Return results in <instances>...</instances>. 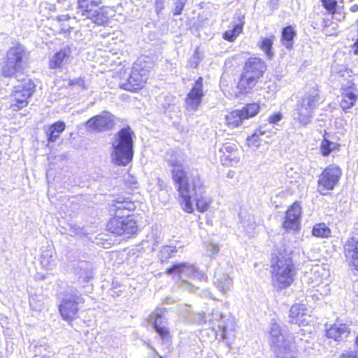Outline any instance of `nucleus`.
I'll return each mask as SVG.
<instances>
[{
  "label": "nucleus",
  "mask_w": 358,
  "mask_h": 358,
  "mask_svg": "<svg viewBox=\"0 0 358 358\" xmlns=\"http://www.w3.org/2000/svg\"><path fill=\"white\" fill-rule=\"evenodd\" d=\"M134 203L126 199H117L110 204V211L115 216L108 223V229L117 235L133 234L137 231L136 221L132 215H122V210L131 211L134 209Z\"/></svg>",
  "instance_id": "f257e3e1"
},
{
  "label": "nucleus",
  "mask_w": 358,
  "mask_h": 358,
  "mask_svg": "<svg viewBox=\"0 0 358 358\" xmlns=\"http://www.w3.org/2000/svg\"><path fill=\"white\" fill-rule=\"evenodd\" d=\"M266 69L267 66L262 59L259 57L248 58L245 62L238 82L236 96L251 93Z\"/></svg>",
  "instance_id": "f03ea898"
},
{
  "label": "nucleus",
  "mask_w": 358,
  "mask_h": 358,
  "mask_svg": "<svg viewBox=\"0 0 358 358\" xmlns=\"http://www.w3.org/2000/svg\"><path fill=\"white\" fill-rule=\"evenodd\" d=\"M134 134L129 127L120 129L112 143L111 161L118 166H126L134 157Z\"/></svg>",
  "instance_id": "7ed1b4c3"
},
{
  "label": "nucleus",
  "mask_w": 358,
  "mask_h": 358,
  "mask_svg": "<svg viewBox=\"0 0 358 358\" xmlns=\"http://www.w3.org/2000/svg\"><path fill=\"white\" fill-rule=\"evenodd\" d=\"M153 66L154 62L152 57L145 55L139 57L133 65L127 83L120 84L121 88L131 92L142 88L148 78L150 69Z\"/></svg>",
  "instance_id": "20e7f679"
},
{
  "label": "nucleus",
  "mask_w": 358,
  "mask_h": 358,
  "mask_svg": "<svg viewBox=\"0 0 358 358\" xmlns=\"http://www.w3.org/2000/svg\"><path fill=\"white\" fill-rule=\"evenodd\" d=\"M27 57L28 52L23 45L17 44L10 48L1 65V76L10 78L21 72Z\"/></svg>",
  "instance_id": "39448f33"
},
{
  "label": "nucleus",
  "mask_w": 358,
  "mask_h": 358,
  "mask_svg": "<svg viewBox=\"0 0 358 358\" xmlns=\"http://www.w3.org/2000/svg\"><path fill=\"white\" fill-rule=\"evenodd\" d=\"M172 178L178 185V191L180 198V203L182 209L188 213H192L194 211V206L192 203L191 189L192 188V180L187 181V173L184 166H172L171 169ZM192 176L191 180L194 176Z\"/></svg>",
  "instance_id": "423d86ee"
},
{
  "label": "nucleus",
  "mask_w": 358,
  "mask_h": 358,
  "mask_svg": "<svg viewBox=\"0 0 358 358\" xmlns=\"http://www.w3.org/2000/svg\"><path fill=\"white\" fill-rule=\"evenodd\" d=\"M272 268V282L275 287L283 289L292 283L295 271L290 258H278Z\"/></svg>",
  "instance_id": "0eeeda50"
},
{
  "label": "nucleus",
  "mask_w": 358,
  "mask_h": 358,
  "mask_svg": "<svg viewBox=\"0 0 358 358\" xmlns=\"http://www.w3.org/2000/svg\"><path fill=\"white\" fill-rule=\"evenodd\" d=\"M307 283L315 288L322 295H327L330 292V271L325 265L313 266L306 275Z\"/></svg>",
  "instance_id": "6e6552de"
},
{
  "label": "nucleus",
  "mask_w": 358,
  "mask_h": 358,
  "mask_svg": "<svg viewBox=\"0 0 358 358\" xmlns=\"http://www.w3.org/2000/svg\"><path fill=\"white\" fill-rule=\"evenodd\" d=\"M319 100L317 92L306 94L299 103L297 108L293 112L292 117L301 126H306L311 122L313 113Z\"/></svg>",
  "instance_id": "1a4fd4ad"
},
{
  "label": "nucleus",
  "mask_w": 358,
  "mask_h": 358,
  "mask_svg": "<svg viewBox=\"0 0 358 358\" xmlns=\"http://www.w3.org/2000/svg\"><path fill=\"white\" fill-rule=\"evenodd\" d=\"M194 265L188 263H177L166 270V273L178 280V287L183 291L196 294L199 287L192 285L185 278H190L194 272Z\"/></svg>",
  "instance_id": "9d476101"
},
{
  "label": "nucleus",
  "mask_w": 358,
  "mask_h": 358,
  "mask_svg": "<svg viewBox=\"0 0 358 358\" xmlns=\"http://www.w3.org/2000/svg\"><path fill=\"white\" fill-rule=\"evenodd\" d=\"M84 303V299L77 291L71 289L63 294L59 306L62 318L65 320H73L78 313V306Z\"/></svg>",
  "instance_id": "9b49d317"
},
{
  "label": "nucleus",
  "mask_w": 358,
  "mask_h": 358,
  "mask_svg": "<svg viewBox=\"0 0 358 358\" xmlns=\"http://www.w3.org/2000/svg\"><path fill=\"white\" fill-rule=\"evenodd\" d=\"M34 88L35 85L30 80H24L22 83L15 86L11 94V108L18 110L26 107Z\"/></svg>",
  "instance_id": "f8f14e48"
},
{
  "label": "nucleus",
  "mask_w": 358,
  "mask_h": 358,
  "mask_svg": "<svg viewBox=\"0 0 358 358\" xmlns=\"http://www.w3.org/2000/svg\"><path fill=\"white\" fill-rule=\"evenodd\" d=\"M78 12L98 25H103L108 22V17L95 0H79Z\"/></svg>",
  "instance_id": "ddd939ff"
},
{
  "label": "nucleus",
  "mask_w": 358,
  "mask_h": 358,
  "mask_svg": "<svg viewBox=\"0 0 358 358\" xmlns=\"http://www.w3.org/2000/svg\"><path fill=\"white\" fill-rule=\"evenodd\" d=\"M341 176L342 171L337 165L331 164L327 166L319 176V192L325 195L328 191L334 189Z\"/></svg>",
  "instance_id": "4468645a"
},
{
  "label": "nucleus",
  "mask_w": 358,
  "mask_h": 358,
  "mask_svg": "<svg viewBox=\"0 0 358 358\" xmlns=\"http://www.w3.org/2000/svg\"><path fill=\"white\" fill-rule=\"evenodd\" d=\"M192 185L190 194L192 198L194 197L196 201L197 210L201 213L207 211L212 203V199L205 194V188L199 176L193 177Z\"/></svg>",
  "instance_id": "2eb2a0df"
},
{
  "label": "nucleus",
  "mask_w": 358,
  "mask_h": 358,
  "mask_svg": "<svg viewBox=\"0 0 358 358\" xmlns=\"http://www.w3.org/2000/svg\"><path fill=\"white\" fill-rule=\"evenodd\" d=\"M204 96L203 78L199 77L194 83L185 99V107L189 112H195L201 104Z\"/></svg>",
  "instance_id": "dca6fc26"
},
{
  "label": "nucleus",
  "mask_w": 358,
  "mask_h": 358,
  "mask_svg": "<svg viewBox=\"0 0 358 358\" xmlns=\"http://www.w3.org/2000/svg\"><path fill=\"white\" fill-rule=\"evenodd\" d=\"M269 335V341L273 351L287 343L294 341L292 335L282 334L281 327L275 320H272L270 323Z\"/></svg>",
  "instance_id": "f3484780"
},
{
  "label": "nucleus",
  "mask_w": 358,
  "mask_h": 358,
  "mask_svg": "<svg viewBox=\"0 0 358 358\" xmlns=\"http://www.w3.org/2000/svg\"><path fill=\"white\" fill-rule=\"evenodd\" d=\"M312 312L310 307H307L304 304H294L289 310V322L306 326L310 322Z\"/></svg>",
  "instance_id": "a211bd4d"
},
{
  "label": "nucleus",
  "mask_w": 358,
  "mask_h": 358,
  "mask_svg": "<svg viewBox=\"0 0 358 358\" xmlns=\"http://www.w3.org/2000/svg\"><path fill=\"white\" fill-rule=\"evenodd\" d=\"M87 128L92 131H102L113 127V117L108 112L94 116L87 122Z\"/></svg>",
  "instance_id": "6ab92c4d"
},
{
  "label": "nucleus",
  "mask_w": 358,
  "mask_h": 358,
  "mask_svg": "<svg viewBox=\"0 0 358 358\" xmlns=\"http://www.w3.org/2000/svg\"><path fill=\"white\" fill-rule=\"evenodd\" d=\"M301 217V207L299 203L295 202L286 212L285 220L282 223L283 228L287 231L299 229Z\"/></svg>",
  "instance_id": "aec40b11"
},
{
  "label": "nucleus",
  "mask_w": 358,
  "mask_h": 358,
  "mask_svg": "<svg viewBox=\"0 0 358 358\" xmlns=\"http://www.w3.org/2000/svg\"><path fill=\"white\" fill-rule=\"evenodd\" d=\"M214 285L222 294L229 292L233 287V280L222 268H217L215 273Z\"/></svg>",
  "instance_id": "412c9836"
},
{
  "label": "nucleus",
  "mask_w": 358,
  "mask_h": 358,
  "mask_svg": "<svg viewBox=\"0 0 358 358\" xmlns=\"http://www.w3.org/2000/svg\"><path fill=\"white\" fill-rule=\"evenodd\" d=\"M326 335L329 338L336 341H342L350 334V330L345 324L335 323L327 329Z\"/></svg>",
  "instance_id": "4be33fe9"
},
{
  "label": "nucleus",
  "mask_w": 358,
  "mask_h": 358,
  "mask_svg": "<svg viewBox=\"0 0 358 358\" xmlns=\"http://www.w3.org/2000/svg\"><path fill=\"white\" fill-rule=\"evenodd\" d=\"M273 133L272 131H266L264 127H260L253 134L247 138V145L250 148L257 149L264 141L263 136L266 135V137H270Z\"/></svg>",
  "instance_id": "5701e85b"
},
{
  "label": "nucleus",
  "mask_w": 358,
  "mask_h": 358,
  "mask_svg": "<svg viewBox=\"0 0 358 358\" xmlns=\"http://www.w3.org/2000/svg\"><path fill=\"white\" fill-rule=\"evenodd\" d=\"M71 51L69 48H64L56 52L49 62V66L52 69L61 68L69 58Z\"/></svg>",
  "instance_id": "b1692460"
},
{
  "label": "nucleus",
  "mask_w": 358,
  "mask_h": 358,
  "mask_svg": "<svg viewBox=\"0 0 358 358\" xmlns=\"http://www.w3.org/2000/svg\"><path fill=\"white\" fill-rule=\"evenodd\" d=\"M163 311L156 310L150 315V320L153 322L157 332L162 337L165 338L168 335V330L163 324Z\"/></svg>",
  "instance_id": "393cba45"
},
{
  "label": "nucleus",
  "mask_w": 358,
  "mask_h": 358,
  "mask_svg": "<svg viewBox=\"0 0 358 358\" xmlns=\"http://www.w3.org/2000/svg\"><path fill=\"white\" fill-rule=\"evenodd\" d=\"M240 228L248 236H252L256 231L257 225L255 221V217L252 215H248L241 217V221L240 224Z\"/></svg>",
  "instance_id": "a878e982"
},
{
  "label": "nucleus",
  "mask_w": 358,
  "mask_h": 358,
  "mask_svg": "<svg viewBox=\"0 0 358 358\" xmlns=\"http://www.w3.org/2000/svg\"><path fill=\"white\" fill-rule=\"evenodd\" d=\"M295 341L285 344L284 346L273 350L275 358H296L294 351Z\"/></svg>",
  "instance_id": "bb28decb"
},
{
  "label": "nucleus",
  "mask_w": 358,
  "mask_h": 358,
  "mask_svg": "<svg viewBox=\"0 0 358 358\" xmlns=\"http://www.w3.org/2000/svg\"><path fill=\"white\" fill-rule=\"evenodd\" d=\"M225 120L229 127L235 128L242 124L244 118L241 110H235L226 115Z\"/></svg>",
  "instance_id": "cd10ccee"
},
{
  "label": "nucleus",
  "mask_w": 358,
  "mask_h": 358,
  "mask_svg": "<svg viewBox=\"0 0 358 358\" xmlns=\"http://www.w3.org/2000/svg\"><path fill=\"white\" fill-rule=\"evenodd\" d=\"M65 123L61 121H58L56 123L52 124L48 131L47 136H48V141L55 142L65 129Z\"/></svg>",
  "instance_id": "c85d7f7f"
},
{
  "label": "nucleus",
  "mask_w": 358,
  "mask_h": 358,
  "mask_svg": "<svg viewBox=\"0 0 358 358\" xmlns=\"http://www.w3.org/2000/svg\"><path fill=\"white\" fill-rule=\"evenodd\" d=\"M341 145L337 142L331 141L324 138L320 144V152L322 156L327 157L330 154L339 151Z\"/></svg>",
  "instance_id": "c756f323"
},
{
  "label": "nucleus",
  "mask_w": 358,
  "mask_h": 358,
  "mask_svg": "<svg viewBox=\"0 0 358 358\" xmlns=\"http://www.w3.org/2000/svg\"><path fill=\"white\" fill-rule=\"evenodd\" d=\"M275 36L271 35L268 38H262L259 41L257 45L261 49L268 59H271L274 53L272 50V45Z\"/></svg>",
  "instance_id": "7c9ffc66"
},
{
  "label": "nucleus",
  "mask_w": 358,
  "mask_h": 358,
  "mask_svg": "<svg viewBox=\"0 0 358 358\" xmlns=\"http://www.w3.org/2000/svg\"><path fill=\"white\" fill-rule=\"evenodd\" d=\"M244 22L240 20L239 23L234 24L231 29L227 30L223 34V38L229 42L234 41L238 36L243 31Z\"/></svg>",
  "instance_id": "2f4dec72"
},
{
  "label": "nucleus",
  "mask_w": 358,
  "mask_h": 358,
  "mask_svg": "<svg viewBox=\"0 0 358 358\" xmlns=\"http://www.w3.org/2000/svg\"><path fill=\"white\" fill-rule=\"evenodd\" d=\"M296 36V31L291 26L287 27L282 29L281 41L283 45L287 49H291L293 45V39Z\"/></svg>",
  "instance_id": "473e14b6"
},
{
  "label": "nucleus",
  "mask_w": 358,
  "mask_h": 358,
  "mask_svg": "<svg viewBox=\"0 0 358 358\" xmlns=\"http://www.w3.org/2000/svg\"><path fill=\"white\" fill-rule=\"evenodd\" d=\"M345 255L355 269L358 270V241L355 245L350 244L346 245Z\"/></svg>",
  "instance_id": "72a5a7b5"
},
{
  "label": "nucleus",
  "mask_w": 358,
  "mask_h": 358,
  "mask_svg": "<svg viewBox=\"0 0 358 358\" xmlns=\"http://www.w3.org/2000/svg\"><path fill=\"white\" fill-rule=\"evenodd\" d=\"M41 264L43 268L51 270L55 266L54 251L51 249L45 250L41 255Z\"/></svg>",
  "instance_id": "f704fd0d"
},
{
  "label": "nucleus",
  "mask_w": 358,
  "mask_h": 358,
  "mask_svg": "<svg viewBox=\"0 0 358 358\" xmlns=\"http://www.w3.org/2000/svg\"><path fill=\"white\" fill-rule=\"evenodd\" d=\"M357 96L355 93L351 90H346L343 93L341 106L345 110L351 108L355 104Z\"/></svg>",
  "instance_id": "c9c22d12"
},
{
  "label": "nucleus",
  "mask_w": 358,
  "mask_h": 358,
  "mask_svg": "<svg viewBox=\"0 0 358 358\" xmlns=\"http://www.w3.org/2000/svg\"><path fill=\"white\" fill-rule=\"evenodd\" d=\"M240 159L238 151L234 152V154L220 156L222 164L227 166H236L240 162Z\"/></svg>",
  "instance_id": "e433bc0d"
},
{
  "label": "nucleus",
  "mask_w": 358,
  "mask_h": 358,
  "mask_svg": "<svg viewBox=\"0 0 358 358\" xmlns=\"http://www.w3.org/2000/svg\"><path fill=\"white\" fill-rule=\"evenodd\" d=\"M244 120L249 119L255 116L259 111V105L253 103L247 104L241 110Z\"/></svg>",
  "instance_id": "4c0bfd02"
},
{
  "label": "nucleus",
  "mask_w": 358,
  "mask_h": 358,
  "mask_svg": "<svg viewBox=\"0 0 358 358\" xmlns=\"http://www.w3.org/2000/svg\"><path fill=\"white\" fill-rule=\"evenodd\" d=\"M185 153L180 150L174 151V155L169 159V164L171 166H183L186 162Z\"/></svg>",
  "instance_id": "58836bf2"
},
{
  "label": "nucleus",
  "mask_w": 358,
  "mask_h": 358,
  "mask_svg": "<svg viewBox=\"0 0 358 358\" xmlns=\"http://www.w3.org/2000/svg\"><path fill=\"white\" fill-rule=\"evenodd\" d=\"M177 248L173 245H165L159 251V257L162 262H165L174 256L177 252Z\"/></svg>",
  "instance_id": "ea45409f"
},
{
  "label": "nucleus",
  "mask_w": 358,
  "mask_h": 358,
  "mask_svg": "<svg viewBox=\"0 0 358 358\" xmlns=\"http://www.w3.org/2000/svg\"><path fill=\"white\" fill-rule=\"evenodd\" d=\"M330 234V229L324 224H316L313 229V235L317 237L327 238Z\"/></svg>",
  "instance_id": "a19ab883"
},
{
  "label": "nucleus",
  "mask_w": 358,
  "mask_h": 358,
  "mask_svg": "<svg viewBox=\"0 0 358 358\" xmlns=\"http://www.w3.org/2000/svg\"><path fill=\"white\" fill-rule=\"evenodd\" d=\"M236 151H238L236 145L230 143L224 144L220 148V152L222 153V155L234 154V152H236Z\"/></svg>",
  "instance_id": "79ce46f5"
},
{
  "label": "nucleus",
  "mask_w": 358,
  "mask_h": 358,
  "mask_svg": "<svg viewBox=\"0 0 358 358\" xmlns=\"http://www.w3.org/2000/svg\"><path fill=\"white\" fill-rule=\"evenodd\" d=\"M190 278L199 281H206L208 279L207 275L203 272L198 270L195 266H194V272L192 273Z\"/></svg>",
  "instance_id": "37998d69"
},
{
  "label": "nucleus",
  "mask_w": 358,
  "mask_h": 358,
  "mask_svg": "<svg viewBox=\"0 0 358 358\" xmlns=\"http://www.w3.org/2000/svg\"><path fill=\"white\" fill-rule=\"evenodd\" d=\"M201 61L199 54L196 51L189 61V65L192 68H196Z\"/></svg>",
  "instance_id": "c03bdc74"
},
{
  "label": "nucleus",
  "mask_w": 358,
  "mask_h": 358,
  "mask_svg": "<svg viewBox=\"0 0 358 358\" xmlns=\"http://www.w3.org/2000/svg\"><path fill=\"white\" fill-rule=\"evenodd\" d=\"M322 3L324 8L329 11H333L336 6V2L334 0H322Z\"/></svg>",
  "instance_id": "a18cd8bd"
},
{
  "label": "nucleus",
  "mask_w": 358,
  "mask_h": 358,
  "mask_svg": "<svg viewBox=\"0 0 358 358\" xmlns=\"http://www.w3.org/2000/svg\"><path fill=\"white\" fill-rule=\"evenodd\" d=\"M186 0H178L176 3V8L174 10V15H179L181 13Z\"/></svg>",
  "instance_id": "49530a36"
},
{
  "label": "nucleus",
  "mask_w": 358,
  "mask_h": 358,
  "mask_svg": "<svg viewBox=\"0 0 358 358\" xmlns=\"http://www.w3.org/2000/svg\"><path fill=\"white\" fill-rule=\"evenodd\" d=\"M219 250H220V249H219L218 246L215 244L210 243L207 246V252L209 255L213 256V255H217L218 253Z\"/></svg>",
  "instance_id": "de8ad7c7"
},
{
  "label": "nucleus",
  "mask_w": 358,
  "mask_h": 358,
  "mask_svg": "<svg viewBox=\"0 0 358 358\" xmlns=\"http://www.w3.org/2000/svg\"><path fill=\"white\" fill-rule=\"evenodd\" d=\"M282 118V115L281 113H277L268 117V122L271 124H275L281 120Z\"/></svg>",
  "instance_id": "09e8293b"
},
{
  "label": "nucleus",
  "mask_w": 358,
  "mask_h": 358,
  "mask_svg": "<svg viewBox=\"0 0 358 358\" xmlns=\"http://www.w3.org/2000/svg\"><path fill=\"white\" fill-rule=\"evenodd\" d=\"M70 85H78L81 88L86 89L85 81L82 78H76L70 80Z\"/></svg>",
  "instance_id": "8fccbe9b"
},
{
  "label": "nucleus",
  "mask_w": 358,
  "mask_h": 358,
  "mask_svg": "<svg viewBox=\"0 0 358 358\" xmlns=\"http://www.w3.org/2000/svg\"><path fill=\"white\" fill-rule=\"evenodd\" d=\"M83 273H80V278H83V281H85V282H87L88 280H90L92 277V272L89 270L87 271H83Z\"/></svg>",
  "instance_id": "3c124183"
},
{
  "label": "nucleus",
  "mask_w": 358,
  "mask_h": 358,
  "mask_svg": "<svg viewBox=\"0 0 358 358\" xmlns=\"http://www.w3.org/2000/svg\"><path fill=\"white\" fill-rule=\"evenodd\" d=\"M218 327L222 329L221 331V333H220V336L222 338L224 339H227V334H226V328H225V326L224 324H222L220 323H219L218 324Z\"/></svg>",
  "instance_id": "603ef678"
},
{
  "label": "nucleus",
  "mask_w": 358,
  "mask_h": 358,
  "mask_svg": "<svg viewBox=\"0 0 358 358\" xmlns=\"http://www.w3.org/2000/svg\"><path fill=\"white\" fill-rule=\"evenodd\" d=\"M198 294L200 295L201 296H204V297L208 296V297L213 298L210 292L208 289L201 290L198 292Z\"/></svg>",
  "instance_id": "864d4df0"
},
{
  "label": "nucleus",
  "mask_w": 358,
  "mask_h": 358,
  "mask_svg": "<svg viewBox=\"0 0 358 358\" xmlns=\"http://www.w3.org/2000/svg\"><path fill=\"white\" fill-rule=\"evenodd\" d=\"M35 298L34 297H31L30 299V301H29V303H30V306L31 307H33L35 309H40L41 308V304H39V305H35L34 303H35Z\"/></svg>",
  "instance_id": "5fc2aeb1"
},
{
  "label": "nucleus",
  "mask_w": 358,
  "mask_h": 358,
  "mask_svg": "<svg viewBox=\"0 0 358 358\" xmlns=\"http://www.w3.org/2000/svg\"><path fill=\"white\" fill-rule=\"evenodd\" d=\"M343 358H357L358 356L353 352L348 353V354H343Z\"/></svg>",
  "instance_id": "6e6d98bb"
},
{
  "label": "nucleus",
  "mask_w": 358,
  "mask_h": 358,
  "mask_svg": "<svg viewBox=\"0 0 358 358\" xmlns=\"http://www.w3.org/2000/svg\"><path fill=\"white\" fill-rule=\"evenodd\" d=\"M350 10L352 13L357 12L358 11V5L355 4V5L352 6L350 8Z\"/></svg>",
  "instance_id": "4d7b16f0"
},
{
  "label": "nucleus",
  "mask_w": 358,
  "mask_h": 358,
  "mask_svg": "<svg viewBox=\"0 0 358 358\" xmlns=\"http://www.w3.org/2000/svg\"><path fill=\"white\" fill-rule=\"evenodd\" d=\"M214 319L219 320L223 317L222 314L220 313H215L213 314Z\"/></svg>",
  "instance_id": "13d9d810"
},
{
  "label": "nucleus",
  "mask_w": 358,
  "mask_h": 358,
  "mask_svg": "<svg viewBox=\"0 0 358 358\" xmlns=\"http://www.w3.org/2000/svg\"><path fill=\"white\" fill-rule=\"evenodd\" d=\"M34 358H49V357L46 355H43V356L36 355L34 357Z\"/></svg>",
  "instance_id": "bf43d9fd"
},
{
  "label": "nucleus",
  "mask_w": 358,
  "mask_h": 358,
  "mask_svg": "<svg viewBox=\"0 0 358 358\" xmlns=\"http://www.w3.org/2000/svg\"><path fill=\"white\" fill-rule=\"evenodd\" d=\"M354 289H355V292L357 293H358V284L355 285Z\"/></svg>",
  "instance_id": "052dcab7"
},
{
  "label": "nucleus",
  "mask_w": 358,
  "mask_h": 358,
  "mask_svg": "<svg viewBox=\"0 0 358 358\" xmlns=\"http://www.w3.org/2000/svg\"><path fill=\"white\" fill-rule=\"evenodd\" d=\"M345 71H346V70H345V71H344V72H343V73H342V70H341L338 73H341V76H345V73H345Z\"/></svg>",
  "instance_id": "680f3d73"
},
{
  "label": "nucleus",
  "mask_w": 358,
  "mask_h": 358,
  "mask_svg": "<svg viewBox=\"0 0 358 358\" xmlns=\"http://www.w3.org/2000/svg\"><path fill=\"white\" fill-rule=\"evenodd\" d=\"M357 31H358V20H357Z\"/></svg>",
  "instance_id": "e2e57ef3"
}]
</instances>
